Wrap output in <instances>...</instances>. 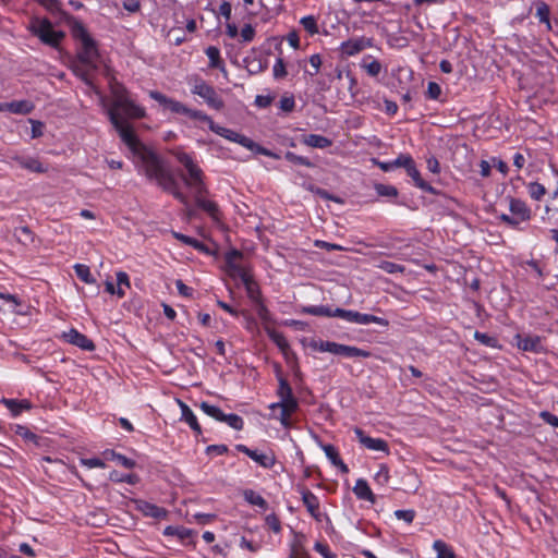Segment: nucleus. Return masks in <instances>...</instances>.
Returning <instances> with one entry per match:
<instances>
[{"instance_id":"f257e3e1","label":"nucleus","mask_w":558,"mask_h":558,"mask_svg":"<svg viewBox=\"0 0 558 558\" xmlns=\"http://www.w3.org/2000/svg\"><path fill=\"white\" fill-rule=\"evenodd\" d=\"M136 157L140 159L141 167L148 180L155 181L158 186L170 193L183 205L189 204V198L180 191L177 179L158 154L146 146L142 148Z\"/></svg>"},{"instance_id":"f03ea898","label":"nucleus","mask_w":558,"mask_h":558,"mask_svg":"<svg viewBox=\"0 0 558 558\" xmlns=\"http://www.w3.org/2000/svg\"><path fill=\"white\" fill-rule=\"evenodd\" d=\"M174 156L187 171L186 175H182V180L187 187L193 190L197 207L206 211L214 219H218V205L215 202L205 198L208 194V190L204 182L203 170L193 160L191 155L184 151H175Z\"/></svg>"},{"instance_id":"7ed1b4c3","label":"nucleus","mask_w":558,"mask_h":558,"mask_svg":"<svg viewBox=\"0 0 558 558\" xmlns=\"http://www.w3.org/2000/svg\"><path fill=\"white\" fill-rule=\"evenodd\" d=\"M243 254L238 250H231L226 254L227 272L233 279H240L244 284L250 299L257 301L259 291L246 267L242 264Z\"/></svg>"},{"instance_id":"20e7f679","label":"nucleus","mask_w":558,"mask_h":558,"mask_svg":"<svg viewBox=\"0 0 558 558\" xmlns=\"http://www.w3.org/2000/svg\"><path fill=\"white\" fill-rule=\"evenodd\" d=\"M112 101L108 109V116L111 113L124 114L130 119H142L145 117V109L136 105L130 97L126 88L119 83L111 86Z\"/></svg>"},{"instance_id":"39448f33","label":"nucleus","mask_w":558,"mask_h":558,"mask_svg":"<svg viewBox=\"0 0 558 558\" xmlns=\"http://www.w3.org/2000/svg\"><path fill=\"white\" fill-rule=\"evenodd\" d=\"M29 32L39 40L50 47L57 48L65 37L62 31H54L52 23L46 17H33L28 26Z\"/></svg>"},{"instance_id":"423d86ee","label":"nucleus","mask_w":558,"mask_h":558,"mask_svg":"<svg viewBox=\"0 0 558 558\" xmlns=\"http://www.w3.org/2000/svg\"><path fill=\"white\" fill-rule=\"evenodd\" d=\"M126 118L124 114H116L111 113L109 116V120L111 124L114 126L117 132L119 133L122 142L130 148V150L136 156L142 151V148H145L144 145L138 137L136 136L133 128L130 123L125 121Z\"/></svg>"},{"instance_id":"0eeeda50","label":"nucleus","mask_w":558,"mask_h":558,"mask_svg":"<svg viewBox=\"0 0 558 558\" xmlns=\"http://www.w3.org/2000/svg\"><path fill=\"white\" fill-rule=\"evenodd\" d=\"M311 348L318 352H329L335 355H343L347 357H364V359H366L372 355V353L369 351H366V350H363V349H360L356 347H352V345L340 344V343L332 342V341H324V340L312 341Z\"/></svg>"},{"instance_id":"6e6552de","label":"nucleus","mask_w":558,"mask_h":558,"mask_svg":"<svg viewBox=\"0 0 558 558\" xmlns=\"http://www.w3.org/2000/svg\"><path fill=\"white\" fill-rule=\"evenodd\" d=\"M299 410V402L292 393L289 384L281 379V425L291 427L293 425L292 415Z\"/></svg>"},{"instance_id":"1a4fd4ad","label":"nucleus","mask_w":558,"mask_h":558,"mask_svg":"<svg viewBox=\"0 0 558 558\" xmlns=\"http://www.w3.org/2000/svg\"><path fill=\"white\" fill-rule=\"evenodd\" d=\"M192 93L202 97L209 107L216 110H220L223 108L222 99L218 96L214 87L208 85L204 81L197 82L193 86Z\"/></svg>"},{"instance_id":"9d476101","label":"nucleus","mask_w":558,"mask_h":558,"mask_svg":"<svg viewBox=\"0 0 558 558\" xmlns=\"http://www.w3.org/2000/svg\"><path fill=\"white\" fill-rule=\"evenodd\" d=\"M149 97L173 113L186 116V112H189V108L184 104L170 98L158 90H150Z\"/></svg>"},{"instance_id":"9b49d317","label":"nucleus","mask_w":558,"mask_h":558,"mask_svg":"<svg viewBox=\"0 0 558 558\" xmlns=\"http://www.w3.org/2000/svg\"><path fill=\"white\" fill-rule=\"evenodd\" d=\"M257 315L262 322L264 330L267 332L272 342L279 347V332L277 330V322L270 316L269 311L259 304Z\"/></svg>"},{"instance_id":"f8f14e48","label":"nucleus","mask_w":558,"mask_h":558,"mask_svg":"<svg viewBox=\"0 0 558 558\" xmlns=\"http://www.w3.org/2000/svg\"><path fill=\"white\" fill-rule=\"evenodd\" d=\"M98 58L99 52L94 39L83 43L76 56L77 61L87 64L88 66H97Z\"/></svg>"},{"instance_id":"ddd939ff","label":"nucleus","mask_w":558,"mask_h":558,"mask_svg":"<svg viewBox=\"0 0 558 558\" xmlns=\"http://www.w3.org/2000/svg\"><path fill=\"white\" fill-rule=\"evenodd\" d=\"M354 433H355L359 441L367 449L374 450V451H383L387 454L389 453V448H388V444L386 440H384L381 438H372L369 436H366L364 434V432L359 427H356L354 429Z\"/></svg>"},{"instance_id":"4468645a","label":"nucleus","mask_w":558,"mask_h":558,"mask_svg":"<svg viewBox=\"0 0 558 558\" xmlns=\"http://www.w3.org/2000/svg\"><path fill=\"white\" fill-rule=\"evenodd\" d=\"M367 47H372V39L357 37L342 43L340 49L342 54L351 57L363 51Z\"/></svg>"},{"instance_id":"2eb2a0df","label":"nucleus","mask_w":558,"mask_h":558,"mask_svg":"<svg viewBox=\"0 0 558 558\" xmlns=\"http://www.w3.org/2000/svg\"><path fill=\"white\" fill-rule=\"evenodd\" d=\"M235 449L247 454L251 459L264 468L272 466L276 463L275 454L259 453L256 450L247 448L245 445H236Z\"/></svg>"},{"instance_id":"dca6fc26","label":"nucleus","mask_w":558,"mask_h":558,"mask_svg":"<svg viewBox=\"0 0 558 558\" xmlns=\"http://www.w3.org/2000/svg\"><path fill=\"white\" fill-rule=\"evenodd\" d=\"M66 341L73 345H76L86 351H93L95 349L94 342L88 339L85 335L78 332L75 329H71L68 333H64Z\"/></svg>"},{"instance_id":"f3484780","label":"nucleus","mask_w":558,"mask_h":558,"mask_svg":"<svg viewBox=\"0 0 558 558\" xmlns=\"http://www.w3.org/2000/svg\"><path fill=\"white\" fill-rule=\"evenodd\" d=\"M322 449L324 450L326 457L330 460V462L339 468V470L347 474L349 472V468L348 465L341 460L339 453H338V450L336 449V447L331 444H325V445H322L320 446Z\"/></svg>"},{"instance_id":"a211bd4d","label":"nucleus","mask_w":558,"mask_h":558,"mask_svg":"<svg viewBox=\"0 0 558 558\" xmlns=\"http://www.w3.org/2000/svg\"><path fill=\"white\" fill-rule=\"evenodd\" d=\"M12 159L16 161L22 168L32 172L44 173L47 171V169L37 158L14 156Z\"/></svg>"},{"instance_id":"6ab92c4d","label":"nucleus","mask_w":558,"mask_h":558,"mask_svg":"<svg viewBox=\"0 0 558 558\" xmlns=\"http://www.w3.org/2000/svg\"><path fill=\"white\" fill-rule=\"evenodd\" d=\"M178 403L180 405V409H181V418L183 421H185L189 426L197 434H202V428H201V425L198 424L197 422V418L195 416V414L193 413V411L189 408L187 404H185L183 401L181 400H178Z\"/></svg>"},{"instance_id":"aec40b11","label":"nucleus","mask_w":558,"mask_h":558,"mask_svg":"<svg viewBox=\"0 0 558 558\" xmlns=\"http://www.w3.org/2000/svg\"><path fill=\"white\" fill-rule=\"evenodd\" d=\"M518 347L523 351H530L534 353H539L543 351L542 340L538 336H527L524 338L519 337Z\"/></svg>"},{"instance_id":"412c9836","label":"nucleus","mask_w":558,"mask_h":558,"mask_svg":"<svg viewBox=\"0 0 558 558\" xmlns=\"http://www.w3.org/2000/svg\"><path fill=\"white\" fill-rule=\"evenodd\" d=\"M509 209L513 216L520 217V220L531 219V209L521 199L510 198Z\"/></svg>"},{"instance_id":"4be33fe9","label":"nucleus","mask_w":558,"mask_h":558,"mask_svg":"<svg viewBox=\"0 0 558 558\" xmlns=\"http://www.w3.org/2000/svg\"><path fill=\"white\" fill-rule=\"evenodd\" d=\"M302 500L311 515L317 519L319 517L318 498L311 490L305 489L302 492Z\"/></svg>"},{"instance_id":"5701e85b","label":"nucleus","mask_w":558,"mask_h":558,"mask_svg":"<svg viewBox=\"0 0 558 558\" xmlns=\"http://www.w3.org/2000/svg\"><path fill=\"white\" fill-rule=\"evenodd\" d=\"M74 74L80 77L85 84L92 85L90 74L97 70V66H88L77 60L72 65Z\"/></svg>"},{"instance_id":"b1692460","label":"nucleus","mask_w":558,"mask_h":558,"mask_svg":"<svg viewBox=\"0 0 558 558\" xmlns=\"http://www.w3.org/2000/svg\"><path fill=\"white\" fill-rule=\"evenodd\" d=\"M353 493L359 499L375 502V496L372 493L367 482L363 478H359L353 487Z\"/></svg>"},{"instance_id":"393cba45","label":"nucleus","mask_w":558,"mask_h":558,"mask_svg":"<svg viewBox=\"0 0 558 558\" xmlns=\"http://www.w3.org/2000/svg\"><path fill=\"white\" fill-rule=\"evenodd\" d=\"M1 402L11 411L14 416L19 415L23 410H29L32 408L31 402L26 399L16 400L3 398Z\"/></svg>"},{"instance_id":"a878e982","label":"nucleus","mask_w":558,"mask_h":558,"mask_svg":"<svg viewBox=\"0 0 558 558\" xmlns=\"http://www.w3.org/2000/svg\"><path fill=\"white\" fill-rule=\"evenodd\" d=\"M35 106L28 100H16L8 102L7 111L15 114H28L34 110Z\"/></svg>"},{"instance_id":"bb28decb","label":"nucleus","mask_w":558,"mask_h":558,"mask_svg":"<svg viewBox=\"0 0 558 558\" xmlns=\"http://www.w3.org/2000/svg\"><path fill=\"white\" fill-rule=\"evenodd\" d=\"M304 144L315 148H327L331 146L332 142L326 136L318 134H308L303 138Z\"/></svg>"},{"instance_id":"cd10ccee","label":"nucleus","mask_w":558,"mask_h":558,"mask_svg":"<svg viewBox=\"0 0 558 558\" xmlns=\"http://www.w3.org/2000/svg\"><path fill=\"white\" fill-rule=\"evenodd\" d=\"M140 509L145 515L155 519H163L167 517V510L165 508L158 507L149 502H143Z\"/></svg>"},{"instance_id":"c85d7f7f","label":"nucleus","mask_w":558,"mask_h":558,"mask_svg":"<svg viewBox=\"0 0 558 558\" xmlns=\"http://www.w3.org/2000/svg\"><path fill=\"white\" fill-rule=\"evenodd\" d=\"M354 323L359 324V325H367L371 323H375L383 327H387L389 325V322L383 317H378V316L371 315V314H363V313H359V312H356Z\"/></svg>"},{"instance_id":"c756f323","label":"nucleus","mask_w":558,"mask_h":558,"mask_svg":"<svg viewBox=\"0 0 558 558\" xmlns=\"http://www.w3.org/2000/svg\"><path fill=\"white\" fill-rule=\"evenodd\" d=\"M290 555L301 556L305 558L308 557V554L304 547V535L294 534L293 539L290 544Z\"/></svg>"},{"instance_id":"7c9ffc66","label":"nucleus","mask_w":558,"mask_h":558,"mask_svg":"<svg viewBox=\"0 0 558 558\" xmlns=\"http://www.w3.org/2000/svg\"><path fill=\"white\" fill-rule=\"evenodd\" d=\"M536 17L538 19L539 23H544L547 25L548 28H550V8L549 5L544 1L536 2Z\"/></svg>"},{"instance_id":"2f4dec72","label":"nucleus","mask_w":558,"mask_h":558,"mask_svg":"<svg viewBox=\"0 0 558 558\" xmlns=\"http://www.w3.org/2000/svg\"><path fill=\"white\" fill-rule=\"evenodd\" d=\"M243 496H244V499L248 504H251L253 506H257L263 510L267 509V501L259 494L255 493L254 490L245 489L243 492Z\"/></svg>"},{"instance_id":"473e14b6","label":"nucleus","mask_w":558,"mask_h":558,"mask_svg":"<svg viewBox=\"0 0 558 558\" xmlns=\"http://www.w3.org/2000/svg\"><path fill=\"white\" fill-rule=\"evenodd\" d=\"M163 534L169 536H177L178 538L184 541L191 537L192 531L183 526L169 525L165 529Z\"/></svg>"},{"instance_id":"72a5a7b5","label":"nucleus","mask_w":558,"mask_h":558,"mask_svg":"<svg viewBox=\"0 0 558 558\" xmlns=\"http://www.w3.org/2000/svg\"><path fill=\"white\" fill-rule=\"evenodd\" d=\"M14 236L17 242L22 243L23 245H27L34 242V234L26 226L17 228L14 232Z\"/></svg>"},{"instance_id":"f704fd0d","label":"nucleus","mask_w":558,"mask_h":558,"mask_svg":"<svg viewBox=\"0 0 558 558\" xmlns=\"http://www.w3.org/2000/svg\"><path fill=\"white\" fill-rule=\"evenodd\" d=\"M186 117H189L192 120H197V121L207 123L210 131H213L216 125V123L213 121V119L209 116H207L206 113H204L203 111H199V110H194V109L189 108V112H186Z\"/></svg>"},{"instance_id":"c9c22d12","label":"nucleus","mask_w":558,"mask_h":558,"mask_svg":"<svg viewBox=\"0 0 558 558\" xmlns=\"http://www.w3.org/2000/svg\"><path fill=\"white\" fill-rule=\"evenodd\" d=\"M72 34L76 39H80L82 44L85 43L86 40L93 39L89 36L86 28L84 27V25L76 20H74V23L72 25Z\"/></svg>"},{"instance_id":"e433bc0d","label":"nucleus","mask_w":558,"mask_h":558,"mask_svg":"<svg viewBox=\"0 0 558 558\" xmlns=\"http://www.w3.org/2000/svg\"><path fill=\"white\" fill-rule=\"evenodd\" d=\"M206 56L208 57L209 59V65L211 68H216V69H219L221 68L222 65V61L220 59V51L217 47L215 46H209L207 49H206Z\"/></svg>"},{"instance_id":"4c0bfd02","label":"nucleus","mask_w":558,"mask_h":558,"mask_svg":"<svg viewBox=\"0 0 558 558\" xmlns=\"http://www.w3.org/2000/svg\"><path fill=\"white\" fill-rule=\"evenodd\" d=\"M303 313L311 314L314 316H326L332 317V310L328 306L319 305V306H306L302 310Z\"/></svg>"},{"instance_id":"58836bf2","label":"nucleus","mask_w":558,"mask_h":558,"mask_svg":"<svg viewBox=\"0 0 558 558\" xmlns=\"http://www.w3.org/2000/svg\"><path fill=\"white\" fill-rule=\"evenodd\" d=\"M74 270L76 276L86 283H93L95 282V279L93 278L89 267L83 264H76L74 266Z\"/></svg>"},{"instance_id":"ea45409f","label":"nucleus","mask_w":558,"mask_h":558,"mask_svg":"<svg viewBox=\"0 0 558 558\" xmlns=\"http://www.w3.org/2000/svg\"><path fill=\"white\" fill-rule=\"evenodd\" d=\"M374 187H375L376 193L379 196H383V197H397L398 196V190L393 185L376 183Z\"/></svg>"},{"instance_id":"a19ab883","label":"nucleus","mask_w":558,"mask_h":558,"mask_svg":"<svg viewBox=\"0 0 558 558\" xmlns=\"http://www.w3.org/2000/svg\"><path fill=\"white\" fill-rule=\"evenodd\" d=\"M199 408L204 411V413H206L208 416L210 417H214L215 420L217 421H221V418H223V412L218 408V407H215V405H211L205 401H203L201 404H199Z\"/></svg>"},{"instance_id":"79ce46f5","label":"nucleus","mask_w":558,"mask_h":558,"mask_svg":"<svg viewBox=\"0 0 558 558\" xmlns=\"http://www.w3.org/2000/svg\"><path fill=\"white\" fill-rule=\"evenodd\" d=\"M220 422L227 423L230 427L236 430L243 429L244 422L238 414H225Z\"/></svg>"},{"instance_id":"37998d69","label":"nucleus","mask_w":558,"mask_h":558,"mask_svg":"<svg viewBox=\"0 0 558 558\" xmlns=\"http://www.w3.org/2000/svg\"><path fill=\"white\" fill-rule=\"evenodd\" d=\"M235 143H239L240 145L253 150V151H256V153H259V154H263V155H269V153L267 151V149L265 148H262L259 147L256 143H254L251 138L244 136V135H241L240 138L236 140Z\"/></svg>"},{"instance_id":"c03bdc74","label":"nucleus","mask_w":558,"mask_h":558,"mask_svg":"<svg viewBox=\"0 0 558 558\" xmlns=\"http://www.w3.org/2000/svg\"><path fill=\"white\" fill-rule=\"evenodd\" d=\"M280 348H281V353L283 354L288 365L291 366V368L293 369L294 374L296 377H300L301 373H300V369L294 361V357L291 355V353L287 350V343L286 341L281 338V344H280Z\"/></svg>"},{"instance_id":"a18cd8bd","label":"nucleus","mask_w":558,"mask_h":558,"mask_svg":"<svg viewBox=\"0 0 558 558\" xmlns=\"http://www.w3.org/2000/svg\"><path fill=\"white\" fill-rule=\"evenodd\" d=\"M15 434L19 435L20 437H22L26 441H31V442H34L36 445L39 444L38 442L39 437L36 434H34L33 432H31L25 426L17 425L16 428H15Z\"/></svg>"},{"instance_id":"49530a36","label":"nucleus","mask_w":558,"mask_h":558,"mask_svg":"<svg viewBox=\"0 0 558 558\" xmlns=\"http://www.w3.org/2000/svg\"><path fill=\"white\" fill-rule=\"evenodd\" d=\"M377 267L387 274L403 272L405 270L404 266L388 260H381Z\"/></svg>"},{"instance_id":"de8ad7c7","label":"nucleus","mask_w":558,"mask_h":558,"mask_svg":"<svg viewBox=\"0 0 558 558\" xmlns=\"http://www.w3.org/2000/svg\"><path fill=\"white\" fill-rule=\"evenodd\" d=\"M527 189L530 196L535 201H539L546 194L545 186L537 182L530 183Z\"/></svg>"},{"instance_id":"09e8293b","label":"nucleus","mask_w":558,"mask_h":558,"mask_svg":"<svg viewBox=\"0 0 558 558\" xmlns=\"http://www.w3.org/2000/svg\"><path fill=\"white\" fill-rule=\"evenodd\" d=\"M213 132L232 142H236V140L241 136V134L217 124L215 125Z\"/></svg>"},{"instance_id":"8fccbe9b","label":"nucleus","mask_w":558,"mask_h":558,"mask_svg":"<svg viewBox=\"0 0 558 558\" xmlns=\"http://www.w3.org/2000/svg\"><path fill=\"white\" fill-rule=\"evenodd\" d=\"M414 162L413 158L408 154L399 155L395 160H392V165L395 168H404L405 171L410 168V166Z\"/></svg>"},{"instance_id":"3c124183","label":"nucleus","mask_w":558,"mask_h":558,"mask_svg":"<svg viewBox=\"0 0 558 558\" xmlns=\"http://www.w3.org/2000/svg\"><path fill=\"white\" fill-rule=\"evenodd\" d=\"M389 478H390V475H389V470H388V468H387L385 464H381V465L379 466L378 472H377V473L375 474V476H374V481H375L377 484H379V485L384 486V485L388 484Z\"/></svg>"},{"instance_id":"603ef678","label":"nucleus","mask_w":558,"mask_h":558,"mask_svg":"<svg viewBox=\"0 0 558 558\" xmlns=\"http://www.w3.org/2000/svg\"><path fill=\"white\" fill-rule=\"evenodd\" d=\"M295 108V100L292 94L286 93L281 96V111L292 112Z\"/></svg>"},{"instance_id":"864d4df0","label":"nucleus","mask_w":558,"mask_h":558,"mask_svg":"<svg viewBox=\"0 0 558 558\" xmlns=\"http://www.w3.org/2000/svg\"><path fill=\"white\" fill-rule=\"evenodd\" d=\"M301 24L303 25L304 29L307 31L311 35L318 33V26L314 16H304L301 20Z\"/></svg>"},{"instance_id":"5fc2aeb1","label":"nucleus","mask_w":558,"mask_h":558,"mask_svg":"<svg viewBox=\"0 0 558 558\" xmlns=\"http://www.w3.org/2000/svg\"><path fill=\"white\" fill-rule=\"evenodd\" d=\"M356 312L350 311V310H343V308H336L332 312V317H339L344 320L354 323L355 322Z\"/></svg>"},{"instance_id":"6e6d98bb","label":"nucleus","mask_w":558,"mask_h":558,"mask_svg":"<svg viewBox=\"0 0 558 558\" xmlns=\"http://www.w3.org/2000/svg\"><path fill=\"white\" fill-rule=\"evenodd\" d=\"M110 454L113 460H116L119 464H121L122 466H124L126 469H133L136 465L134 460H132L123 454L117 453L114 451H111Z\"/></svg>"},{"instance_id":"4d7b16f0","label":"nucleus","mask_w":558,"mask_h":558,"mask_svg":"<svg viewBox=\"0 0 558 558\" xmlns=\"http://www.w3.org/2000/svg\"><path fill=\"white\" fill-rule=\"evenodd\" d=\"M474 338L481 343L488 347H495L497 342V340L494 337H490L489 335L480 331H475Z\"/></svg>"},{"instance_id":"13d9d810","label":"nucleus","mask_w":558,"mask_h":558,"mask_svg":"<svg viewBox=\"0 0 558 558\" xmlns=\"http://www.w3.org/2000/svg\"><path fill=\"white\" fill-rule=\"evenodd\" d=\"M368 75L371 76H377L381 71V64L377 60H373L372 62L367 64L362 65Z\"/></svg>"},{"instance_id":"bf43d9fd","label":"nucleus","mask_w":558,"mask_h":558,"mask_svg":"<svg viewBox=\"0 0 558 558\" xmlns=\"http://www.w3.org/2000/svg\"><path fill=\"white\" fill-rule=\"evenodd\" d=\"M395 515L399 520H403L407 523H412L415 518V511L412 509L409 510H397L395 511Z\"/></svg>"},{"instance_id":"052dcab7","label":"nucleus","mask_w":558,"mask_h":558,"mask_svg":"<svg viewBox=\"0 0 558 558\" xmlns=\"http://www.w3.org/2000/svg\"><path fill=\"white\" fill-rule=\"evenodd\" d=\"M433 548L437 551V557H442V555H446V557H448V555L450 553H453L445 542L440 541V539H437L434 542L433 544Z\"/></svg>"},{"instance_id":"680f3d73","label":"nucleus","mask_w":558,"mask_h":558,"mask_svg":"<svg viewBox=\"0 0 558 558\" xmlns=\"http://www.w3.org/2000/svg\"><path fill=\"white\" fill-rule=\"evenodd\" d=\"M408 175L414 181V184L420 189V183L425 182L420 171L416 169L415 163L413 162L410 168L407 170Z\"/></svg>"},{"instance_id":"e2e57ef3","label":"nucleus","mask_w":558,"mask_h":558,"mask_svg":"<svg viewBox=\"0 0 558 558\" xmlns=\"http://www.w3.org/2000/svg\"><path fill=\"white\" fill-rule=\"evenodd\" d=\"M310 64L312 66V71H307L311 76L316 75L319 72L322 65V58L319 54H312L310 58Z\"/></svg>"},{"instance_id":"0e129e2a","label":"nucleus","mask_w":558,"mask_h":558,"mask_svg":"<svg viewBox=\"0 0 558 558\" xmlns=\"http://www.w3.org/2000/svg\"><path fill=\"white\" fill-rule=\"evenodd\" d=\"M81 463L89 469L106 466V463L101 459H98V458L81 459Z\"/></svg>"},{"instance_id":"69168bd1","label":"nucleus","mask_w":558,"mask_h":558,"mask_svg":"<svg viewBox=\"0 0 558 558\" xmlns=\"http://www.w3.org/2000/svg\"><path fill=\"white\" fill-rule=\"evenodd\" d=\"M315 550L319 553L324 558H337V556L330 551L329 547L322 543H316L314 546Z\"/></svg>"},{"instance_id":"338daca9","label":"nucleus","mask_w":558,"mask_h":558,"mask_svg":"<svg viewBox=\"0 0 558 558\" xmlns=\"http://www.w3.org/2000/svg\"><path fill=\"white\" fill-rule=\"evenodd\" d=\"M254 35L255 31L250 24L244 25L243 28L241 29V37L242 40L245 43L251 41L254 38Z\"/></svg>"},{"instance_id":"774afa93","label":"nucleus","mask_w":558,"mask_h":558,"mask_svg":"<svg viewBox=\"0 0 558 558\" xmlns=\"http://www.w3.org/2000/svg\"><path fill=\"white\" fill-rule=\"evenodd\" d=\"M539 416L543 418L544 422H546L547 424L554 426V427H558V416L551 414L550 412L548 411H543L541 412Z\"/></svg>"}]
</instances>
